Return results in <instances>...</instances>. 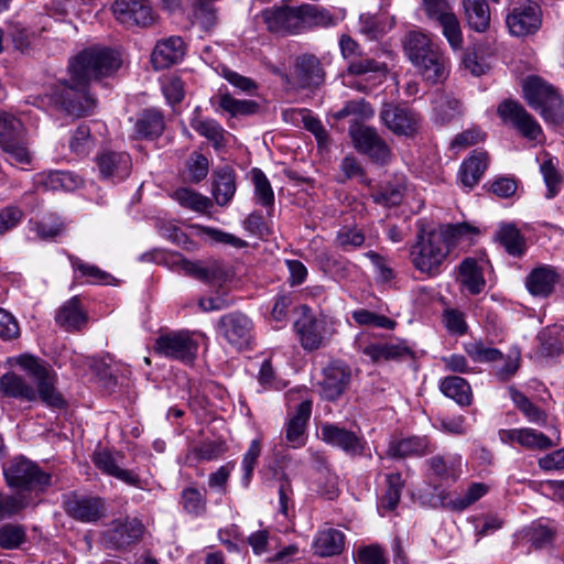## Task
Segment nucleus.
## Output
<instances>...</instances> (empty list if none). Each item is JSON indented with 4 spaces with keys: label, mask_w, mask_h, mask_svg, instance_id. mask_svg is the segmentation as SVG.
Masks as SVG:
<instances>
[{
    "label": "nucleus",
    "mask_w": 564,
    "mask_h": 564,
    "mask_svg": "<svg viewBox=\"0 0 564 564\" xmlns=\"http://www.w3.org/2000/svg\"><path fill=\"white\" fill-rule=\"evenodd\" d=\"M119 67V56L111 48L93 46L82 51L69 62V79L51 86L46 95L48 104L64 115L77 118L90 115L96 99L89 94V83L112 75Z\"/></svg>",
    "instance_id": "nucleus-1"
},
{
    "label": "nucleus",
    "mask_w": 564,
    "mask_h": 564,
    "mask_svg": "<svg viewBox=\"0 0 564 564\" xmlns=\"http://www.w3.org/2000/svg\"><path fill=\"white\" fill-rule=\"evenodd\" d=\"M18 364L35 382L36 389L29 384L24 378L14 372L4 373L0 378V392L8 398L32 402L37 398L53 409H63L66 402L56 390V373L44 362L32 356H21Z\"/></svg>",
    "instance_id": "nucleus-2"
},
{
    "label": "nucleus",
    "mask_w": 564,
    "mask_h": 564,
    "mask_svg": "<svg viewBox=\"0 0 564 564\" xmlns=\"http://www.w3.org/2000/svg\"><path fill=\"white\" fill-rule=\"evenodd\" d=\"M268 30L282 35H292L306 30L328 26L334 19L328 10L316 4L303 3L297 7L288 4L264 9L261 12Z\"/></svg>",
    "instance_id": "nucleus-3"
},
{
    "label": "nucleus",
    "mask_w": 564,
    "mask_h": 564,
    "mask_svg": "<svg viewBox=\"0 0 564 564\" xmlns=\"http://www.w3.org/2000/svg\"><path fill=\"white\" fill-rule=\"evenodd\" d=\"M416 227L415 242L410 247L411 263L421 273L436 276L449 254L448 243L444 235L436 230L427 231L423 220H419Z\"/></svg>",
    "instance_id": "nucleus-4"
},
{
    "label": "nucleus",
    "mask_w": 564,
    "mask_h": 564,
    "mask_svg": "<svg viewBox=\"0 0 564 564\" xmlns=\"http://www.w3.org/2000/svg\"><path fill=\"white\" fill-rule=\"evenodd\" d=\"M523 97L528 105L539 111L543 119L553 126L564 121V102L557 90L539 76L523 80Z\"/></svg>",
    "instance_id": "nucleus-5"
},
{
    "label": "nucleus",
    "mask_w": 564,
    "mask_h": 564,
    "mask_svg": "<svg viewBox=\"0 0 564 564\" xmlns=\"http://www.w3.org/2000/svg\"><path fill=\"white\" fill-rule=\"evenodd\" d=\"M0 149L12 165L32 162L26 128L19 118L3 110H0Z\"/></svg>",
    "instance_id": "nucleus-6"
},
{
    "label": "nucleus",
    "mask_w": 564,
    "mask_h": 564,
    "mask_svg": "<svg viewBox=\"0 0 564 564\" xmlns=\"http://www.w3.org/2000/svg\"><path fill=\"white\" fill-rule=\"evenodd\" d=\"M3 474L10 487L21 490L44 491L51 486V475L25 457L14 458Z\"/></svg>",
    "instance_id": "nucleus-7"
},
{
    "label": "nucleus",
    "mask_w": 564,
    "mask_h": 564,
    "mask_svg": "<svg viewBox=\"0 0 564 564\" xmlns=\"http://www.w3.org/2000/svg\"><path fill=\"white\" fill-rule=\"evenodd\" d=\"M349 135L355 149L372 162L383 165L390 161L391 149L375 128L354 122L349 127Z\"/></svg>",
    "instance_id": "nucleus-8"
},
{
    "label": "nucleus",
    "mask_w": 564,
    "mask_h": 564,
    "mask_svg": "<svg viewBox=\"0 0 564 564\" xmlns=\"http://www.w3.org/2000/svg\"><path fill=\"white\" fill-rule=\"evenodd\" d=\"M253 322L241 312L223 315L217 322L218 334L238 350L249 348L253 339Z\"/></svg>",
    "instance_id": "nucleus-9"
},
{
    "label": "nucleus",
    "mask_w": 564,
    "mask_h": 564,
    "mask_svg": "<svg viewBox=\"0 0 564 564\" xmlns=\"http://www.w3.org/2000/svg\"><path fill=\"white\" fill-rule=\"evenodd\" d=\"M497 112L505 123L513 127L523 138L538 141L542 137L541 126L519 101L506 99L499 104Z\"/></svg>",
    "instance_id": "nucleus-10"
},
{
    "label": "nucleus",
    "mask_w": 564,
    "mask_h": 564,
    "mask_svg": "<svg viewBox=\"0 0 564 564\" xmlns=\"http://www.w3.org/2000/svg\"><path fill=\"white\" fill-rule=\"evenodd\" d=\"M198 344L188 332H171L155 340L154 350L167 358L191 364L197 355Z\"/></svg>",
    "instance_id": "nucleus-11"
},
{
    "label": "nucleus",
    "mask_w": 564,
    "mask_h": 564,
    "mask_svg": "<svg viewBox=\"0 0 564 564\" xmlns=\"http://www.w3.org/2000/svg\"><path fill=\"white\" fill-rule=\"evenodd\" d=\"M63 508L67 516L79 522H97L106 514L102 498L90 495L70 492L63 499Z\"/></svg>",
    "instance_id": "nucleus-12"
},
{
    "label": "nucleus",
    "mask_w": 564,
    "mask_h": 564,
    "mask_svg": "<svg viewBox=\"0 0 564 564\" xmlns=\"http://www.w3.org/2000/svg\"><path fill=\"white\" fill-rule=\"evenodd\" d=\"M429 20L437 23L449 46L456 51L463 47V33L459 21L448 2L423 4Z\"/></svg>",
    "instance_id": "nucleus-13"
},
{
    "label": "nucleus",
    "mask_w": 564,
    "mask_h": 564,
    "mask_svg": "<svg viewBox=\"0 0 564 564\" xmlns=\"http://www.w3.org/2000/svg\"><path fill=\"white\" fill-rule=\"evenodd\" d=\"M383 124L397 135L410 137L417 132L421 117L414 110L394 104H384L380 110Z\"/></svg>",
    "instance_id": "nucleus-14"
},
{
    "label": "nucleus",
    "mask_w": 564,
    "mask_h": 564,
    "mask_svg": "<svg viewBox=\"0 0 564 564\" xmlns=\"http://www.w3.org/2000/svg\"><path fill=\"white\" fill-rule=\"evenodd\" d=\"M116 19L126 26H149L154 21L148 0H116L112 4Z\"/></svg>",
    "instance_id": "nucleus-15"
},
{
    "label": "nucleus",
    "mask_w": 564,
    "mask_h": 564,
    "mask_svg": "<svg viewBox=\"0 0 564 564\" xmlns=\"http://www.w3.org/2000/svg\"><path fill=\"white\" fill-rule=\"evenodd\" d=\"M323 442L338 447L350 456L364 454L366 442L362 436L338 424L325 423L321 426Z\"/></svg>",
    "instance_id": "nucleus-16"
},
{
    "label": "nucleus",
    "mask_w": 564,
    "mask_h": 564,
    "mask_svg": "<svg viewBox=\"0 0 564 564\" xmlns=\"http://www.w3.org/2000/svg\"><path fill=\"white\" fill-rule=\"evenodd\" d=\"M99 176L104 181L120 183L131 173L132 161L127 152L106 150L96 156Z\"/></svg>",
    "instance_id": "nucleus-17"
},
{
    "label": "nucleus",
    "mask_w": 564,
    "mask_h": 564,
    "mask_svg": "<svg viewBox=\"0 0 564 564\" xmlns=\"http://www.w3.org/2000/svg\"><path fill=\"white\" fill-rule=\"evenodd\" d=\"M144 531L142 522L137 519H126L124 522L115 521L102 534V542L107 549L123 550L137 543Z\"/></svg>",
    "instance_id": "nucleus-18"
},
{
    "label": "nucleus",
    "mask_w": 564,
    "mask_h": 564,
    "mask_svg": "<svg viewBox=\"0 0 564 564\" xmlns=\"http://www.w3.org/2000/svg\"><path fill=\"white\" fill-rule=\"evenodd\" d=\"M351 380V369L341 361L330 362L323 370L319 382L321 395L327 401L338 400L347 390Z\"/></svg>",
    "instance_id": "nucleus-19"
},
{
    "label": "nucleus",
    "mask_w": 564,
    "mask_h": 564,
    "mask_svg": "<svg viewBox=\"0 0 564 564\" xmlns=\"http://www.w3.org/2000/svg\"><path fill=\"white\" fill-rule=\"evenodd\" d=\"M294 329L305 350L312 351L324 346L327 333L326 321L316 317L307 307L304 308L303 315L294 323Z\"/></svg>",
    "instance_id": "nucleus-20"
},
{
    "label": "nucleus",
    "mask_w": 564,
    "mask_h": 564,
    "mask_svg": "<svg viewBox=\"0 0 564 564\" xmlns=\"http://www.w3.org/2000/svg\"><path fill=\"white\" fill-rule=\"evenodd\" d=\"M556 440L534 429H510L500 430L499 437L505 444L518 443L522 447L531 451H546L560 444V433L556 431Z\"/></svg>",
    "instance_id": "nucleus-21"
},
{
    "label": "nucleus",
    "mask_w": 564,
    "mask_h": 564,
    "mask_svg": "<svg viewBox=\"0 0 564 564\" xmlns=\"http://www.w3.org/2000/svg\"><path fill=\"white\" fill-rule=\"evenodd\" d=\"M542 24L541 8L534 2H528L512 10L507 17V25L516 36L535 33Z\"/></svg>",
    "instance_id": "nucleus-22"
},
{
    "label": "nucleus",
    "mask_w": 564,
    "mask_h": 564,
    "mask_svg": "<svg viewBox=\"0 0 564 564\" xmlns=\"http://www.w3.org/2000/svg\"><path fill=\"white\" fill-rule=\"evenodd\" d=\"M312 414V401L304 400L285 423V440L290 447L301 448L305 445L307 423Z\"/></svg>",
    "instance_id": "nucleus-23"
},
{
    "label": "nucleus",
    "mask_w": 564,
    "mask_h": 564,
    "mask_svg": "<svg viewBox=\"0 0 564 564\" xmlns=\"http://www.w3.org/2000/svg\"><path fill=\"white\" fill-rule=\"evenodd\" d=\"M185 54V44L181 36L160 40L152 52V64L155 69H165L178 63Z\"/></svg>",
    "instance_id": "nucleus-24"
},
{
    "label": "nucleus",
    "mask_w": 564,
    "mask_h": 564,
    "mask_svg": "<svg viewBox=\"0 0 564 564\" xmlns=\"http://www.w3.org/2000/svg\"><path fill=\"white\" fill-rule=\"evenodd\" d=\"M56 324L66 332H80L88 322V315L83 308L79 296L66 301L55 314Z\"/></svg>",
    "instance_id": "nucleus-25"
},
{
    "label": "nucleus",
    "mask_w": 564,
    "mask_h": 564,
    "mask_svg": "<svg viewBox=\"0 0 564 564\" xmlns=\"http://www.w3.org/2000/svg\"><path fill=\"white\" fill-rule=\"evenodd\" d=\"M413 65L419 69L422 77L431 84L442 83L449 73V62L442 50L431 51L430 56L423 57Z\"/></svg>",
    "instance_id": "nucleus-26"
},
{
    "label": "nucleus",
    "mask_w": 564,
    "mask_h": 564,
    "mask_svg": "<svg viewBox=\"0 0 564 564\" xmlns=\"http://www.w3.org/2000/svg\"><path fill=\"white\" fill-rule=\"evenodd\" d=\"M164 129L165 119L158 109H144L135 116L134 134L138 139H156L163 133Z\"/></svg>",
    "instance_id": "nucleus-27"
},
{
    "label": "nucleus",
    "mask_w": 564,
    "mask_h": 564,
    "mask_svg": "<svg viewBox=\"0 0 564 564\" xmlns=\"http://www.w3.org/2000/svg\"><path fill=\"white\" fill-rule=\"evenodd\" d=\"M295 76L302 88L317 87L324 82V70L319 59L312 54L296 58Z\"/></svg>",
    "instance_id": "nucleus-28"
},
{
    "label": "nucleus",
    "mask_w": 564,
    "mask_h": 564,
    "mask_svg": "<svg viewBox=\"0 0 564 564\" xmlns=\"http://www.w3.org/2000/svg\"><path fill=\"white\" fill-rule=\"evenodd\" d=\"M236 189V174L230 166L218 167L214 171L212 192L218 206H227Z\"/></svg>",
    "instance_id": "nucleus-29"
},
{
    "label": "nucleus",
    "mask_w": 564,
    "mask_h": 564,
    "mask_svg": "<svg viewBox=\"0 0 564 564\" xmlns=\"http://www.w3.org/2000/svg\"><path fill=\"white\" fill-rule=\"evenodd\" d=\"M83 180L69 171H48L35 176V185L44 191H74L82 186Z\"/></svg>",
    "instance_id": "nucleus-30"
},
{
    "label": "nucleus",
    "mask_w": 564,
    "mask_h": 564,
    "mask_svg": "<svg viewBox=\"0 0 564 564\" xmlns=\"http://www.w3.org/2000/svg\"><path fill=\"white\" fill-rule=\"evenodd\" d=\"M430 452V442L426 436H411L391 441L387 455L392 458H405L409 456H423Z\"/></svg>",
    "instance_id": "nucleus-31"
},
{
    "label": "nucleus",
    "mask_w": 564,
    "mask_h": 564,
    "mask_svg": "<svg viewBox=\"0 0 564 564\" xmlns=\"http://www.w3.org/2000/svg\"><path fill=\"white\" fill-rule=\"evenodd\" d=\"M372 362L397 360L412 356L411 349L404 343H375L360 348Z\"/></svg>",
    "instance_id": "nucleus-32"
},
{
    "label": "nucleus",
    "mask_w": 564,
    "mask_h": 564,
    "mask_svg": "<svg viewBox=\"0 0 564 564\" xmlns=\"http://www.w3.org/2000/svg\"><path fill=\"white\" fill-rule=\"evenodd\" d=\"M557 282V273L551 267H539L525 278V286L534 296H549Z\"/></svg>",
    "instance_id": "nucleus-33"
},
{
    "label": "nucleus",
    "mask_w": 564,
    "mask_h": 564,
    "mask_svg": "<svg viewBox=\"0 0 564 564\" xmlns=\"http://www.w3.org/2000/svg\"><path fill=\"white\" fill-rule=\"evenodd\" d=\"M488 167V154L481 151H474L466 159L459 169L458 176L465 187L473 188L480 181Z\"/></svg>",
    "instance_id": "nucleus-34"
},
{
    "label": "nucleus",
    "mask_w": 564,
    "mask_h": 564,
    "mask_svg": "<svg viewBox=\"0 0 564 564\" xmlns=\"http://www.w3.org/2000/svg\"><path fill=\"white\" fill-rule=\"evenodd\" d=\"M495 238L509 256L521 258L527 251V240L513 224H501Z\"/></svg>",
    "instance_id": "nucleus-35"
},
{
    "label": "nucleus",
    "mask_w": 564,
    "mask_h": 564,
    "mask_svg": "<svg viewBox=\"0 0 564 564\" xmlns=\"http://www.w3.org/2000/svg\"><path fill=\"white\" fill-rule=\"evenodd\" d=\"M404 50L413 64L423 59V57L430 56L431 51H440L442 48L422 31H410L405 37Z\"/></svg>",
    "instance_id": "nucleus-36"
},
{
    "label": "nucleus",
    "mask_w": 564,
    "mask_h": 564,
    "mask_svg": "<svg viewBox=\"0 0 564 564\" xmlns=\"http://www.w3.org/2000/svg\"><path fill=\"white\" fill-rule=\"evenodd\" d=\"M345 544L344 533L334 528L322 529L314 540L315 554L319 556H333L339 554Z\"/></svg>",
    "instance_id": "nucleus-37"
},
{
    "label": "nucleus",
    "mask_w": 564,
    "mask_h": 564,
    "mask_svg": "<svg viewBox=\"0 0 564 564\" xmlns=\"http://www.w3.org/2000/svg\"><path fill=\"white\" fill-rule=\"evenodd\" d=\"M464 12L470 29L485 32L490 24V10L486 0H464Z\"/></svg>",
    "instance_id": "nucleus-38"
},
{
    "label": "nucleus",
    "mask_w": 564,
    "mask_h": 564,
    "mask_svg": "<svg viewBox=\"0 0 564 564\" xmlns=\"http://www.w3.org/2000/svg\"><path fill=\"white\" fill-rule=\"evenodd\" d=\"M540 343V352L545 357H553L564 351V328L553 325L543 328L536 336Z\"/></svg>",
    "instance_id": "nucleus-39"
},
{
    "label": "nucleus",
    "mask_w": 564,
    "mask_h": 564,
    "mask_svg": "<svg viewBox=\"0 0 564 564\" xmlns=\"http://www.w3.org/2000/svg\"><path fill=\"white\" fill-rule=\"evenodd\" d=\"M459 275L460 283L471 294H479L486 285L482 271L474 258H466L462 261L459 264Z\"/></svg>",
    "instance_id": "nucleus-40"
},
{
    "label": "nucleus",
    "mask_w": 564,
    "mask_h": 564,
    "mask_svg": "<svg viewBox=\"0 0 564 564\" xmlns=\"http://www.w3.org/2000/svg\"><path fill=\"white\" fill-rule=\"evenodd\" d=\"M441 391L456 401L459 405H469L471 402V389L469 383L462 377L449 376L444 378L440 384Z\"/></svg>",
    "instance_id": "nucleus-41"
},
{
    "label": "nucleus",
    "mask_w": 564,
    "mask_h": 564,
    "mask_svg": "<svg viewBox=\"0 0 564 564\" xmlns=\"http://www.w3.org/2000/svg\"><path fill=\"white\" fill-rule=\"evenodd\" d=\"M433 474L443 480H456L460 476L462 460L459 456L436 455L427 460Z\"/></svg>",
    "instance_id": "nucleus-42"
},
{
    "label": "nucleus",
    "mask_w": 564,
    "mask_h": 564,
    "mask_svg": "<svg viewBox=\"0 0 564 564\" xmlns=\"http://www.w3.org/2000/svg\"><path fill=\"white\" fill-rule=\"evenodd\" d=\"M191 127L209 140L216 150L225 147V130L215 119L194 118Z\"/></svg>",
    "instance_id": "nucleus-43"
},
{
    "label": "nucleus",
    "mask_w": 564,
    "mask_h": 564,
    "mask_svg": "<svg viewBox=\"0 0 564 564\" xmlns=\"http://www.w3.org/2000/svg\"><path fill=\"white\" fill-rule=\"evenodd\" d=\"M387 490L381 497L380 507L389 511L394 510L401 498L404 480L400 473H391L386 476Z\"/></svg>",
    "instance_id": "nucleus-44"
},
{
    "label": "nucleus",
    "mask_w": 564,
    "mask_h": 564,
    "mask_svg": "<svg viewBox=\"0 0 564 564\" xmlns=\"http://www.w3.org/2000/svg\"><path fill=\"white\" fill-rule=\"evenodd\" d=\"M173 197L183 207L195 212L203 213L213 207V202L210 198L186 187L176 189Z\"/></svg>",
    "instance_id": "nucleus-45"
},
{
    "label": "nucleus",
    "mask_w": 564,
    "mask_h": 564,
    "mask_svg": "<svg viewBox=\"0 0 564 564\" xmlns=\"http://www.w3.org/2000/svg\"><path fill=\"white\" fill-rule=\"evenodd\" d=\"M219 108L231 117L249 116L258 111L259 105L253 100H239L229 94L219 95Z\"/></svg>",
    "instance_id": "nucleus-46"
},
{
    "label": "nucleus",
    "mask_w": 564,
    "mask_h": 564,
    "mask_svg": "<svg viewBox=\"0 0 564 564\" xmlns=\"http://www.w3.org/2000/svg\"><path fill=\"white\" fill-rule=\"evenodd\" d=\"M405 186L402 183H388L371 194L372 200L383 207L399 206L404 197Z\"/></svg>",
    "instance_id": "nucleus-47"
},
{
    "label": "nucleus",
    "mask_w": 564,
    "mask_h": 564,
    "mask_svg": "<svg viewBox=\"0 0 564 564\" xmlns=\"http://www.w3.org/2000/svg\"><path fill=\"white\" fill-rule=\"evenodd\" d=\"M437 232L444 235L445 241L451 249L457 243L467 240L469 237L478 235L479 230L468 223H457L443 226Z\"/></svg>",
    "instance_id": "nucleus-48"
},
{
    "label": "nucleus",
    "mask_w": 564,
    "mask_h": 564,
    "mask_svg": "<svg viewBox=\"0 0 564 564\" xmlns=\"http://www.w3.org/2000/svg\"><path fill=\"white\" fill-rule=\"evenodd\" d=\"M181 505L188 514L200 517L206 512L207 501L197 488L186 487L181 494Z\"/></svg>",
    "instance_id": "nucleus-49"
},
{
    "label": "nucleus",
    "mask_w": 564,
    "mask_h": 564,
    "mask_svg": "<svg viewBox=\"0 0 564 564\" xmlns=\"http://www.w3.org/2000/svg\"><path fill=\"white\" fill-rule=\"evenodd\" d=\"M511 399L519 411L528 419V421L536 424H545L546 414L538 405L532 403L522 392L511 389Z\"/></svg>",
    "instance_id": "nucleus-50"
},
{
    "label": "nucleus",
    "mask_w": 564,
    "mask_h": 564,
    "mask_svg": "<svg viewBox=\"0 0 564 564\" xmlns=\"http://www.w3.org/2000/svg\"><path fill=\"white\" fill-rule=\"evenodd\" d=\"M387 65L373 58L358 55L348 62L347 73L355 76H364L367 74L384 75Z\"/></svg>",
    "instance_id": "nucleus-51"
},
{
    "label": "nucleus",
    "mask_w": 564,
    "mask_h": 564,
    "mask_svg": "<svg viewBox=\"0 0 564 564\" xmlns=\"http://www.w3.org/2000/svg\"><path fill=\"white\" fill-rule=\"evenodd\" d=\"M251 173L257 203L263 207H272L274 194L268 177L260 169H253Z\"/></svg>",
    "instance_id": "nucleus-52"
},
{
    "label": "nucleus",
    "mask_w": 564,
    "mask_h": 564,
    "mask_svg": "<svg viewBox=\"0 0 564 564\" xmlns=\"http://www.w3.org/2000/svg\"><path fill=\"white\" fill-rule=\"evenodd\" d=\"M73 269L79 273L75 278H89L93 282L109 284L113 278L94 264L86 263L75 256L68 257Z\"/></svg>",
    "instance_id": "nucleus-53"
},
{
    "label": "nucleus",
    "mask_w": 564,
    "mask_h": 564,
    "mask_svg": "<svg viewBox=\"0 0 564 564\" xmlns=\"http://www.w3.org/2000/svg\"><path fill=\"white\" fill-rule=\"evenodd\" d=\"M366 236L362 229L343 227L336 235V243L343 251H351L364 246Z\"/></svg>",
    "instance_id": "nucleus-54"
},
{
    "label": "nucleus",
    "mask_w": 564,
    "mask_h": 564,
    "mask_svg": "<svg viewBox=\"0 0 564 564\" xmlns=\"http://www.w3.org/2000/svg\"><path fill=\"white\" fill-rule=\"evenodd\" d=\"M33 230L40 239H52L59 236L64 230V225L58 217L48 215L39 221L31 223Z\"/></svg>",
    "instance_id": "nucleus-55"
},
{
    "label": "nucleus",
    "mask_w": 564,
    "mask_h": 564,
    "mask_svg": "<svg viewBox=\"0 0 564 564\" xmlns=\"http://www.w3.org/2000/svg\"><path fill=\"white\" fill-rule=\"evenodd\" d=\"M26 538L22 525L8 523L0 528V547L4 550L18 549Z\"/></svg>",
    "instance_id": "nucleus-56"
},
{
    "label": "nucleus",
    "mask_w": 564,
    "mask_h": 564,
    "mask_svg": "<svg viewBox=\"0 0 564 564\" xmlns=\"http://www.w3.org/2000/svg\"><path fill=\"white\" fill-rule=\"evenodd\" d=\"M186 171L192 183H199L208 174L209 161L204 154L193 152L186 161Z\"/></svg>",
    "instance_id": "nucleus-57"
},
{
    "label": "nucleus",
    "mask_w": 564,
    "mask_h": 564,
    "mask_svg": "<svg viewBox=\"0 0 564 564\" xmlns=\"http://www.w3.org/2000/svg\"><path fill=\"white\" fill-rule=\"evenodd\" d=\"M260 454H261L260 441L253 440L250 443L248 451L245 453L242 462H241V467H242V471H243L241 481H242V486L245 488H247L251 481L253 470H254L256 464L260 457Z\"/></svg>",
    "instance_id": "nucleus-58"
},
{
    "label": "nucleus",
    "mask_w": 564,
    "mask_h": 564,
    "mask_svg": "<svg viewBox=\"0 0 564 564\" xmlns=\"http://www.w3.org/2000/svg\"><path fill=\"white\" fill-rule=\"evenodd\" d=\"M93 145L94 140L89 126H78L69 141L70 150L78 155H83L87 154L91 150Z\"/></svg>",
    "instance_id": "nucleus-59"
},
{
    "label": "nucleus",
    "mask_w": 564,
    "mask_h": 564,
    "mask_svg": "<svg viewBox=\"0 0 564 564\" xmlns=\"http://www.w3.org/2000/svg\"><path fill=\"white\" fill-rule=\"evenodd\" d=\"M467 355L476 362H490L502 358L497 348L487 347L481 341L469 343L465 346Z\"/></svg>",
    "instance_id": "nucleus-60"
},
{
    "label": "nucleus",
    "mask_w": 564,
    "mask_h": 564,
    "mask_svg": "<svg viewBox=\"0 0 564 564\" xmlns=\"http://www.w3.org/2000/svg\"><path fill=\"white\" fill-rule=\"evenodd\" d=\"M540 170L547 187L545 197L551 199L560 192L562 176L552 160L543 162Z\"/></svg>",
    "instance_id": "nucleus-61"
},
{
    "label": "nucleus",
    "mask_w": 564,
    "mask_h": 564,
    "mask_svg": "<svg viewBox=\"0 0 564 564\" xmlns=\"http://www.w3.org/2000/svg\"><path fill=\"white\" fill-rule=\"evenodd\" d=\"M26 506L24 496L0 494V521L12 518Z\"/></svg>",
    "instance_id": "nucleus-62"
},
{
    "label": "nucleus",
    "mask_w": 564,
    "mask_h": 564,
    "mask_svg": "<svg viewBox=\"0 0 564 564\" xmlns=\"http://www.w3.org/2000/svg\"><path fill=\"white\" fill-rule=\"evenodd\" d=\"M459 108L460 104L457 99H440L434 107L435 120L446 124L459 115Z\"/></svg>",
    "instance_id": "nucleus-63"
},
{
    "label": "nucleus",
    "mask_w": 564,
    "mask_h": 564,
    "mask_svg": "<svg viewBox=\"0 0 564 564\" xmlns=\"http://www.w3.org/2000/svg\"><path fill=\"white\" fill-rule=\"evenodd\" d=\"M486 492L487 487L484 484L475 482L463 496L451 500L449 505L454 510L462 511L480 499Z\"/></svg>",
    "instance_id": "nucleus-64"
}]
</instances>
